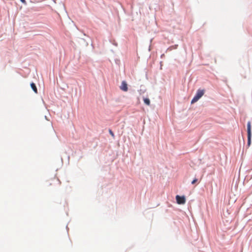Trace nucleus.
Segmentation results:
<instances>
[{
	"label": "nucleus",
	"mask_w": 252,
	"mask_h": 252,
	"mask_svg": "<svg viewBox=\"0 0 252 252\" xmlns=\"http://www.w3.org/2000/svg\"><path fill=\"white\" fill-rule=\"evenodd\" d=\"M205 90L204 89L197 90L196 93L191 101V103L193 104L197 102L204 94Z\"/></svg>",
	"instance_id": "1"
},
{
	"label": "nucleus",
	"mask_w": 252,
	"mask_h": 252,
	"mask_svg": "<svg viewBox=\"0 0 252 252\" xmlns=\"http://www.w3.org/2000/svg\"><path fill=\"white\" fill-rule=\"evenodd\" d=\"M247 136H248L247 146L250 147L251 144V137H252L251 123L250 121H249L247 123Z\"/></svg>",
	"instance_id": "2"
},
{
	"label": "nucleus",
	"mask_w": 252,
	"mask_h": 252,
	"mask_svg": "<svg viewBox=\"0 0 252 252\" xmlns=\"http://www.w3.org/2000/svg\"><path fill=\"white\" fill-rule=\"evenodd\" d=\"M177 203L179 204H184L186 202V198L184 196L177 195L176 196Z\"/></svg>",
	"instance_id": "3"
},
{
	"label": "nucleus",
	"mask_w": 252,
	"mask_h": 252,
	"mask_svg": "<svg viewBox=\"0 0 252 252\" xmlns=\"http://www.w3.org/2000/svg\"><path fill=\"white\" fill-rule=\"evenodd\" d=\"M120 89L125 92H126L128 90L127 84L126 81H124L122 82Z\"/></svg>",
	"instance_id": "4"
},
{
	"label": "nucleus",
	"mask_w": 252,
	"mask_h": 252,
	"mask_svg": "<svg viewBox=\"0 0 252 252\" xmlns=\"http://www.w3.org/2000/svg\"><path fill=\"white\" fill-rule=\"evenodd\" d=\"M31 88L32 89V90L33 91V92L37 94V88H36V85L32 82L31 83Z\"/></svg>",
	"instance_id": "5"
},
{
	"label": "nucleus",
	"mask_w": 252,
	"mask_h": 252,
	"mask_svg": "<svg viewBox=\"0 0 252 252\" xmlns=\"http://www.w3.org/2000/svg\"><path fill=\"white\" fill-rule=\"evenodd\" d=\"M143 100H144V103L146 105H150V99L148 98H144Z\"/></svg>",
	"instance_id": "6"
},
{
	"label": "nucleus",
	"mask_w": 252,
	"mask_h": 252,
	"mask_svg": "<svg viewBox=\"0 0 252 252\" xmlns=\"http://www.w3.org/2000/svg\"><path fill=\"white\" fill-rule=\"evenodd\" d=\"M109 132L112 136H113V137H114V133H113V132L112 131V130L111 129H109Z\"/></svg>",
	"instance_id": "7"
},
{
	"label": "nucleus",
	"mask_w": 252,
	"mask_h": 252,
	"mask_svg": "<svg viewBox=\"0 0 252 252\" xmlns=\"http://www.w3.org/2000/svg\"><path fill=\"white\" fill-rule=\"evenodd\" d=\"M197 182V179H196V178H195V179H193V180H192V181L191 182V184H192V185H194V184H195Z\"/></svg>",
	"instance_id": "8"
},
{
	"label": "nucleus",
	"mask_w": 252,
	"mask_h": 252,
	"mask_svg": "<svg viewBox=\"0 0 252 252\" xmlns=\"http://www.w3.org/2000/svg\"><path fill=\"white\" fill-rule=\"evenodd\" d=\"M20 1H21L23 3H24V4H27V2H26V0H20Z\"/></svg>",
	"instance_id": "9"
},
{
	"label": "nucleus",
	"mask_w": 252,
	"mask_h": 252,
	"mask_svg": "<svg viewBox=\"0 0 252 252\" xmlns=\"http://www.w3.org/2000/svg\"><path fill=\"white\" fill-rule=\"evenodd\" d=\"M177 47H178V45H175L174 46V49H176V48H177Z\"/></svg>",
	"instance_id": "10"
}]
</instances>
